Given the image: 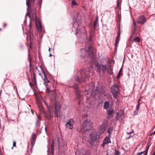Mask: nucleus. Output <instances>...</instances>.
<instances>
[{"instance_id":"f257e3e1","label":"nucleus","mask_w":155,"mask_h":155,"mask_svg":"<svg viewBox=\"0 0 155 155\" xmlns=\"http://www.w3.org/2000/svg\"><path fill=\"white\" fill-rule=\"evenodd\" d=\"M86 50L84 49H81L82 54H81V58L86 57L88 63H90V66H92V64L95 62L96 60L95 56L94 55L93 52V48L91 46H89L87 48L85 47ZM91 68H86L79 71L77 73V76L76 78L77 81L79 83H81L85 81L86 78H90V74L91 72Z\"/></svg>"},{"instance_id":"f03ea898","label":"nucleus","mask_w":155,"mask_h":155,"mask_svg":"<svg viewBox=\"0 0 155 155\" xmlns=\"http://www.w3.org/2000/svg\"><path fill=\"white\" fill-rule=\"evenodd\" d=\"M93 123L90 120H86L83 123L81 130L82 132V135L84 134H89V130L93 127Z\"/></svg>"},{"instance_id":"7ed1b4c3","label":"nucleus","mask_w":155,"mask_h":155,"mask_svg":"<svg viewBox=\"0 0 155 155\" xmlns=\"http://www.w3.org/2000/svg\"><path fill=\"white\" fill-rule=\"evenodd\" d=\"M87 86L86 88L85 89V90L86 91H87L88 92L91 93V95L92 96H94L95 95L100 93L99 88L98 87H95L94 86L93 84L91 83L89 87H89V89H87Z\"/></svg>"},{"instance_id":"20e7f679","label":"nucleus","mask_w":155,"mask_h":155,"mask_svg":"<svg viewBox=\"0 0 155 155\" xmlns=\"http://www.w3.org/2000/svg\"><path fill=\"white\" fill-rule=\"evenodd\" d=\"M111 92L113 97L116 99L117 96L120 93V90L119 86L117 84H114L111 87Z\"/></svg>"},{"instance_id":"39448f33","label":"nucleus","mask_w":155,"mask_h":155,"mask_svg":"<svg viewBox=\"0 0 155 155\" xmlns=\"http://www.w3.org/2000/svg\"><path fill=\"white\" fill-rule=\"evenodd\" d=\"M108 124V121L106 119L103 120L102 124L99 127V132L100 134H103L105 131L106 127Z\"/></svg>"},{"instance_id":"423d86ee","label":"nucleus","mask_w":155,"mask_h":155,"mask_svg":"<svg viewBox=\"0 0 155 155\" xmlns=\"http://www.w3.org/2000/svg\"><path fill=\"white\" fill-rule=\"evenodd\" d=\"M146 21V18L144 15L139 17L137 19V22L141 24H144Z\"/></svg>"},{"instance_id":"0eeeda50","label":"nucleus","mask_w":155,"mask_h":155,"mask_svg":"<svg viewBox=\"0 0 155 155\" xmlns=\"http://www.w3.org/2000/svg\"><path fill=\"white\" fill-rule=\"evenodd\" d=\"M74 123V121L73 119H71L69 120L66 124V127L67 129H72L73 128V125Z\"/></svg>"},{"instance_id":"6e6552de","label":"nucleus","mask_w":155,"mask_h":155,"mask_svg":"<svg viewBox=\"0 0 155 155\" xmlns=\"http://www.w3.org/2000/svg\"><path fill=\"white\" fill-rule=\"evenodd\" d=\"M77 32L76 33V35H77L78 34L80 33V34L82 35L83 34L84 36L86 35H87V32L85 30L84 28H83L81 30V28L78 26V27L77 28Z\"/></svg>"},{"instance_id":"1a4fd4ad","label":"nucleus","mask_w":155,"mask_h":155,"mask_svg":"<svg viewBox=\"0 0 155 155\" xmlns=\"http://www.w3.org/2000/svg\"><path fill=\"white\" fill-rule=\"evenodd\" d=\"M107 118L109 120L112 117H113L114 114V111L113 109L110 108H109L107 110Z\"/></svg>"},{"instance_id":"9d476101","label":"nucleus","mask_w":155,"mask_h":155,"mask_svg":"<svg viewBox=\"0 0 155 155\" xmlns=\"http://www.w3.org/2000/svg\"><path fill=\"white\" fill-rule=\"evenodd\" d=\"M91 139L93 140H96L100 138V135L98 134L97 131H94L90 134Z\"/></svg>"},{"instance_id":"9b49d317","label":"nucleus","mask_w":155,"mask_h":155,"mask_svg":"<svg viewBox=\"0 0 155 155\" xmlns=\"http://www.w3.org/2000/svg\"><path fill=\"white\" fill-rule=\"evenodd\" d=\"M60 108L61 106L60 104H55V113L57 117H58L59 115Z\"/></svg>"},{"instance_id":"f8f14e48","label":"nucleus","mask_w":155,"mask_h":155,"mask_svg":"<svg viewBox=\"0 0 155 155\" xmlns=\"http://www.w3.org/2000/svg\"><path fill=\"white\" fill-rule=\"evenodd\" d=\"M110 143V139L109 137H107L104 139L101 146L104 147L106 144H108Z\"/></svg>"},{"instance_id":"ddd939ff","label":"nucleus","mask_w":155,"mask_h":155,"mask_svg":"<svg viewBox=\"0 0 155 155\" xmlns=\"http://www.w3.org/2000/svg\"><path fill=\"white\" fill-rule=\"evenodd\" d=\"M120 31H119V32H118L117 33V36L116 39V40L115 41V46L116 47L118 45V43L119 42V41L120 39Z\"/></svg>"},{"instance_id":"4468645a","label":"nucleus","mask_w":155,"mask_h":155,"mask_svg":"<svg viewBox=\"0 0 155 155\" xmlns=\"http://www.w3.org/2000/svg\"><path fill=\"white\" fill-rule=\"evenodd\" d=\"M40 120L38 118L36 120V127L38 130L39 127L40 125Z\"/></svg>"},{"instance_id":"2eb2a0df","label":"nucleus","mask_w":155,"mask_h":155,"mask_svg":"<svg viewBox=\"0 0 155 155\" xmlns=\"http://www.w3.org/2000/svg\"><path fill=\"white\" fill-rule=\"evenodd\" d=\"M149 147H148L146 149V151H144L142 152H140L139 153H137V155H141L142 154L144 153H145L144 154V155H147V154L148 153V151L149 149Z\"/></svg>"},{"instance_id":"dca6fc26","label":"nucleus","mask_w":155,"mask_h":155,"mask_svg":"<svg viewBox=\"0 0 155 155\" xmlns=\"http://www.w3.org/2000/svg\"><path fill=\"white\" fill-rule=\"evenodd\" d=\"M54 140H52V144L51 145V153L52 155H54Z\"/></svg>"},{"instance_id":"f3484780","label":"nucleus","mask_w":155,"mask_h":155,"mask_svg":"<svg viewBox=\"0 0 155 155\" xmlns=\"http://www.w3.org/2000/svg\"><path fill=\"white\" fill-rule=\"evenodd\" d=\"M109 106V102L108 101H106L104 103V104L103 106V108L105 109H107L108 107Z\"/></svg>"},{"instance_id":"a211bd4d","label":"nucleus","mask_w":155,"mask_h":155,"mask_svg":"<svg viewBox=\"0 0 155 155\" xmlns=\"http://www.w3.org/2000/svg\"><path fill=\"white\" fill-rule=\"evenodd\" d=\"M36 135L35 133H33L32 135V137H31V142L32 143L33 141H34L36 139Z\"/></svg>"},{"instance_id":"6ab92c4d","label":"nucleus","mask_w":155,"mask_h":155,"mask_svg":"<svg viewBox=\"0 0 155 155\" xmlns=\"http://www.w3.org/2000/svg\"><path fill=\"white\" fill-rule=\"evenodd\" d=\"M122 72L123 70L121 68L119 71V72L117 76V79L119 78L120 77V76L122 75Z\"/></svg>"},{"instance_id":"aec40b11","label":"nucleus","mask_w":155,"mask_h":155,"mask_svg":"<svg viewBox=\"0 0 155 155\" xmlns=\"http://www.w3.org/2000/svg\"><path fill=\"white\" fill-rule=\"evenodd\" d=\"M96 66L97 67L98 71H99V73H100L101 71L102 65L100 64H97Z\"/></svg>"},{"instance_id":"412c9836","label":"nucleus","mask_w":155,"mask_h":155,"mask_svg":"<svg viewBox=\"0 0 155 155\" xmlns=\"http://www.w3.org/2000/svg\"><path fill=\"white\" fill-rule=\"evenodd\" d=\"M33 1L34 0H26V5L28 6V8L29 7L30 2H33Z\"/></svg>"},{"instance_id":"4be33fe9","label":"nucleus","mask_w":155,"mask_h":155,"mask_svg":"<svg viewBox=\"0 0 155 155\" xmlns=\"http://www.w3.org/2000/svg\"><path fill=\"white\" fill-rule=\"evenodd\" d=\"M113 130V128L111 127H109L108 129L107 132L108 134L110 136L112 133Z\"/></svg>"},{"instance_id":"5701e85b","label":"nucleus","mask_w":155,"mask_h":155,"mask_svg":"<svg viewBox=\"0 0 155 155\" xmlns=\"http://www.w3.org/2000/svg\"><path fill=\"white\" fill-rule=\"evenodd\" d=\"M101 70L103 71L107 70V66L106 65H102Z\"/></svg>"},{"instance_id":"b1692460","label":"nucleus","mask_w":155,"mask_h":155,"mask_svg":"<svg viewBox=\"0 0 155 155\" xmlns=\"http://www.w3.org/2000/svg\"><path fill=\"white\" fill-rule=\"evenodd\" d=\"M95 140H93L92 139L88 141V143H89L91 146H93L94 144V141Z\"/></svg>"},{"instance_id":"393cba45","label":"nucleus","mask_w":155,"mask_h":155,"mask_svg":"<svg viewBox=\"0 0 155 155\" xmlns=\"http://www.w3.org/2000/svg\"><path fill=\"white\" fill-rule=\"evenodd\" d=\"M134 41L135 42H139L140 41V39L138 37H137L134 39Z\"/></svg>"},{"instance_id":"a878e982","label":"nucleus","mask_w":155,"mask_h":155,"mask_svg":"<svg viewBox=\"0 0 155 155\" xmlns=\"http://www.w3.org/2000/svg\"><path fill=\"white\" fill-rule=\"evenodd\" d=\"M139 108H138L136 107V109L134 112V115H137L138 112V111Z\"/></svg>"},{"instance_id":"bb28decb","label":"nucleus","mask_w":155,"mask_h":155,"mask_svg":"<svg viewBox=\"0 0 155 155\" xmlns=\"http://www.w3.org/2000/svg\"><path fill=\"white\" fill-rule=\"evenodd\" d=\"M76 94L78 96V99H79L80 98V93L79 91L78 90H76Z\"/></svg>"},{"instance_id":"cd10ccee","label":"nucleus","mask_w":155,"mask_h":155,"mask_svg":"<svg viewBox=\"0 0 155 155\" xmlns=\"http://www.w3.org/2000/svg\"><path fill=\"white\" fill-rule=\"evenodd\" d=\"M37 28L38 29H39L40 31H41L42 30V27L41 24V23H39V26L38 27L37 26Z\"/></svg>"},{"instance_id":"c85d7f7f","label":"nucleus","mask_w":155,"mask_h":155,"mask_svg":"<svg viewBox=\"0 0 155 155\" xmlns=\"http://www.w3.org/2000/svg\"><path fill=\"white\" fill-rule=\"evenodd\" d=\"M97 22H98V20L97 19L96 21H95L94 22V29H95V27H96L97 24Z\"/></svg>"},{"instance_id":"c756f323","label":"nucleus","mask_w":155,"mask_h":155,"mask_svg":"<svg viewBox=\"0 0 155 155\" xmlns=\"http://www.w3.org/2000/svg\"><path fill=\"white\" fill-rule=\"evenodd\" d=\"M90 151L89 150H87L85 152L84 155H90Z\"/></svg>"},{"instance_id":"7c9ffc66","label":"nucleus","mask_w":155,"mask_h":155,"mask_svg":"<svg viewBox=\"0 0 155 155\" xmlns=\"http://www.w3.org/2000/svg\"><path fill=\"white\" fill-rule=\"evenodd\" d=\"M119 154L120 152L116 150L114 155H119Z\"/></svg>"},{"instance_id":"2f4dec72","label":"nucleus","mask_w":155,"mask_h":155,"mask_svg":"<svg viewBox=\"0 0 155 155\" xmlns=\"http://www.w3.org/2000/svg\"><path fill=\"white\" fill-rule=\"evenodd\" d=\"M117 116L121 118L123 116V113H122V114H120V113H118L117 114Z\"/></svg>"},{"instance_id":"473e14b6","label":"nucleus","mask_w":155,"mask_h":155,"mask_svg":"<svg viewBox=\"0 0 155 155\" xmlns=\"http://www.w3.org/2000/svg\"><path fill=\"white\" fill-rule=\"evenodd\" d=\"M72 5H76L77 2L74 0H73L72 2Z\"/></svg>"},{"instance_id":"72a5a7b5","label":"nucleus","mask_w":155,"mask_h":155,"mask_svg":"<svg viewBox=\"0 0 155 155\" xmlns=\"http://www.w3.org/2000/svg\"><path fill=\"white\" fill-rule=\"evenodd\" d=\"M140 100V99H139V101H138V104L137 105V106H136V107H137L138 108H139L140 106V103L139 102Z\"/></svg>"},{"instance_id":"f704fd0d","label":"nucleus","mask_w":155,"mask_h":155,"mask_svg":"<svg viewBox=\"0 0 155 155\" xmlns=\"http://www.w3.org/2000/svg\"><path fill=\"white\" fill-rule=\"evenodd\" d=\"M16 142L15 141H13V147H16Z\"/></svg>"},{"instance_id":"c9c22d12","label":"nucleus","mask_w":155,"mask_h":155,"mask_svg":"<svg viewBox=\"0 0 155 155\" xmlns=\"http://www.w3.org/2000/svg\"><path fill=\"white\" fill-rule=\"evenodd\" d=\"M26 15L27 16H28L29 18H30V13L29 12H27L26 13Z\"/></svg>"},{"instance_id":"e433bc0d","label":"nucleus","mask_w":155,"mask_h":155,"mask_svg":"<svg viewBox=\"0 0 155 155\" xmlns=\"http://www.w3.org/2000/svg\"><path fill=\"white\" fill-rule=\"evenodd\" d=\"M31 22H30L29 25V28L30 30L31 29Z\"/></svg>"},{"instance_id":"4c0bfd02","label":"nucleus","mask_w":155,"mask_h":155,"mask_svg":"<svg viewBox=\"0 0 155 155\" xmlns=\"http://www.w3.org/2000/svg\"><path fill=\"white\" fill-rule=\"evenodd\" d=\"M46 90L47 91V92H49L50 90L49 88H48V87H47L46 88Z\"/></svg>"},{"instance_id":"58836bf2","label":"nucleus","mask_w":155,"mask_h":155,"mask_svg":"<svg viewBox=\"0 0 155 155\" xmlns=\"http://www.w3.org/2000/svg\"><path fill=\"white\" fill-rule=\"evenodd\" d=\"M41 0H39L38 1V3H39V4H40V5H41Z\"/></svg>"},{"instance_id":"ea45409f","label":"nucleus","mask_w":155,"mask_h":155,"mask_svg":"<svg viewBox=\"0 0 155 155\" xmlns=\"http://www.w3.org/2000/svg\"><path fill=\"white\" fill-rule=\"evenodd\" d=\"M6 23H4V26H3L4 28H5V26H6Z\"/></svg>"},{"instance_id":"a19ab883","label":"nucleus","mask_w":155,"mask_h":155,"mask_svg":"<svg viewBox=\"0 0 155 155\" xmlns=\"http://www.w3.org/2000/svg\"><path fill=\"white\" fill-rule=\"evenodd\" d=\"M132 133H133V132H130V133H127V134H131Z\"/></svg>"},{"instance_id":"79ce46f5","label":"nucleus","mask_w":155,"mask_h":155,"mask_svg":"<svg viewBox=\"0 0 155 155\" xmlns=\"http://www.w3.org/2000/svg\"><path fill=\"white\" fill-rule=\"evenodd\" d=\"M132 137V136H129V137H128V138H127V139H130V138L131 137Z\"/></svg>"},{"instance_id":"37998d69","label":"nucleus","mask_w":155,"mask_h":155,"mask_svg":"<svg viewBox=\"0 0 155 155\" xmlns=\"http://www.w3.org/2000/svg\"><path fill=\"white\" fill-rule=\"evenodd\" d=\"M35 19L36 20H37V16H36V14H35Z\"/></svg>"},{"instance_id":"c03bdc74","label":"nucleus","mask_w":155,"mask_h":155,"mask_svg":"<svg viewBox=\"0 0 155 155\" xmlns=\"http://www.w3.org/2000/svg\"><path fill=\"white\" fill-rule=\"evenodd\" d=\"M15 88L16 91L17 92V89L16 86H15Z\"/></svg>"},{"instance_id":"a18cd8bd","label":"nucleus","mask_w":155,"mask_h":155,"mask_svg":"<svg viewBox=\"0 0 155 155\" xmlns=\"http://www.w3.org/2000/svg\"><path fill=\"white\" fill-rule=\"evenodd\" d=\"M133 25H136V23H135V21H134V22H133Z\"/></svg>"},{"instance_id":"49530a36","label":"nucleus","mask_w":155,"mask_h":155,"mask_svg":"<svg viewBox=\"0 0 155 155\" xmlns=\"http://www.w3.org/2000/svg\"><path fill=\"white\" fill-rule=\"evenodd\" d=\"M52 55H51V54H50L49 56L51 57L52 56Z\"/></svg>"},{"instance_id":"de8ad7c7","label":"nucleus","mask_w":155,"mask_h":155,"mask_svg":"<svg viewBox=\"0 0 155 155\" xmlns=\"http://www.w3.org/2000/svg\"><path fill=\"white\" fill-rule=\"evenodd\" d=\"M50 50H51V48H49V50H48V51L50 52Z\"/></svg>"},{"instance_id":"09e8293b","label":"nucleus","mask_w":155,"mask_h":155,"mask_svg":"<svg viewBox=\"0 0 155 155\" xmlns=\"http://www.w3.org/2000/svg\"><path fill=\"white\" fill-rule=\"evenodd\" d=\"M153 134H155V131H154L153 133Z\"/></svg>"},{"instance_id":"8fccbe9b","label":"nucleus","mask_w":155,"mask_h":155,"mask_svg":"<svg viewBox=\"0 0 155 155\" xmlns=\"http://www.w3.org/2000/svg\"><path fill=\"white\" fill-rule=\"evenodd\" d=\"M45 102V104H46V106H48L47 104V103H46V102Z\"/></svg>"},{"instance_id":"3c124183","label":"nucleus","mask_w":155,"mask_h":155,"mask_svg":"<svg viewBox=\"0 0 155 155\" xmlns=\"http://www.w3.org/2000/svg\"><path fill=\"white\" fill-rule=\"evenodd\" d=\"M152 155H155V153L154 152L153 153Z\"/></svg>"},{"instance_id":"603ef678","label":"nucleus","mask_w":155,"mask_h":155,"mask_svg":"<svg viewBox=\"0 0 155 155\" xmlns=\"http://www.w3.org/2000/svg\"><path fill=\"white\" fill-rule=\"evenodd\" d=\"M45 131H46L47 129H46V127H45Z\"/></svg>"},{"instance_id":"864d4df0","label":"nucleus","mask_w":155,"mask_h":155,"mask_svg":"<svg viewBox=\"0 0 155 155\" xmlns=\"http://www.w3.org/2000/svg\"><path fill=\"white\" fill-rule=\"evenodd\" d=\"M153 134V133H152V134L150 135V136H151L152 135H153V134Z\"/></svg>"},{"instance_id":"5fc2aeb1","label":"nucleus","mask_w":155,"mask_h":155,"mask_svg":"<svg viewBox=\"0 0 155 155\" xmlns=\"http://www.w3.org/2000/svg\"><path fill=\"white\" fill-rule=\"evenodd\" d=\"M31 111L32 112V114H33V111L32 110H31Z\"/></svg>"},{"instance_id":"6e6d98bb","label":"nucleus","mask_w":155,"mask_h":155,"mask_svg":"<svg viewBox=\"0 0 155 155\" xmlns=\"http://www.w3.org/2000/svg\"><path fill=\"white\" fill-rule=\"evenodd\" d=\"M43 73H44V75H45V72L44 71H43Z\"/></svg>"},{"instance_id":"4d7b16f0","label":"nucleus","mask_w":155,"mask_h":155,"mask_svg":"<svg viewBox=\"0 0 155 155\" xmlns=\"http://www.w3.org/2000/svg\"><path fill=\"white\" fill-rule=\"evenodd\" d=\"M49 149L48 150V152H49Z\"/></svg>"},{"instance_id":"13d9d810","label":"nucleus","mask_w":155,"mask_h":155,"mask_svg":"<svg viewBox=\"0 0 155 155\" xmlns=\"http://www.w3.org/2000/svg\"><path fill=\"white\" fill-rule=\"evenodd\" d=\"M27 18V17H25V19H26Z\"/></svg>"},{"instance_id":"bf43d9fd","label":"nucleus","mask_w":155,"mask_h":155,"mask_svg":"<svg viewBox=\"0 0 155 155\" xmlns=\"http://www.w3.org/2000/svg\"><path fill=\"white\" fill-rule=\"evenodd\" d=\"M80 102H79V104H80Z\"/></svg>"},{"instance_id":"052dcab7","label":"nucleus","mask_w":155,"mask_h":155,"mask_svg":"<svg viewBox=\"0 0 155 155\" xmlns=\"http://www.w3.org/2000/svg\"><path fill=\"white\" fill-rule=\"evenodd\" d=\"M48 82H49V81H48Z\"/></svg>"},{"instance_id":"680f3d73","label":"nucleus","mask_w":155,"mask_h":155,"mask_svg":"<svg viewBox=\"0 0 155 155\" xmlns=\"http://www.w3.org/2000/svg\"><path fill=\"white\" fill-rule=\"evenodd\" d=\"M24 100V98H23V100Z\"/></svg>"},{"instance_id":"e2e57ef3","label":"nucleus","mask_w":155,"mask_h":155,"mask_svg":"<svg viewBox=\"0 0 155 155\" xmlns=\"http://www.w3.org/2000/svg\"><path fill=\"white\" fill-rule=\"evenodd\" d=\"M154 152H155V151H154Z\"/></svg>"}]
</instances>
